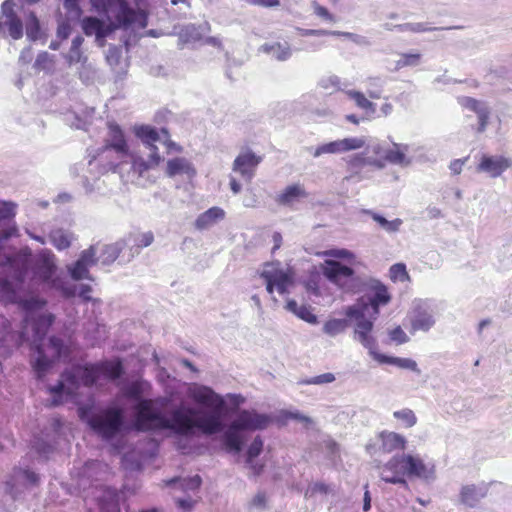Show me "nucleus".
I'll return each mask as SVG.
<instances>
[{
    "mask_svg": "<svg viewBox=\"0 0 512 512\" xmlns=\"http://www.w3.org/2000/svg\"><path fill=\"white\" fill-rule=\"evenodd\" d=\"M263 450V440L256 436L247 451V462L251 463L254 458L260 455Z\"/></svg>",
    "mask_w": 512,
    "mask_h": 512,
    "instance_id": "nucleus-47",
    "label": "nucleus"
},
{
    "mask_svg": "<svg viewBox=\"0 0 512 512\" xmlns=\"http://www.w3.org/2000/svg\"><path fill=\"white\" fill-rule=\"evenodd\" d=\"M166 174L171 178L184 174L191 179L196 175V169L186 158L176 157L167 161Z\"/></svg>",
    "mask_w": 512,
    "mask_h": 512,
    "instance_id": "nucleus-22",
    "label": "nucleus"
},
{
    "mask_svg": "<svg viewBox=\"0 0 512 512\" xmlns=\"http://www.w3.org/2000/svg\"><path fill=\"white\" fill-rule=\"evenodd\" d=\"M389 275L393 282H406L410 280L406 266L403 263L393 264L389 269Z\"/></svg>",
    "mask_w": 512,
    "mask_h": 512,
    "instance_id": "nucleus-40",
    "label": "nucleus"
},
{
    "mask_svg": "<svg viewBox=\"0 0 512 512\" xmlns=\"http://www.w3.org/2000/svg\"><path fill=\"white\" fill-rule=\"evenodd\" d=\"M70 275L74 280L92 279L89 274V266L77 260L70 269Z\"/></svg>",
    "mask_w": 512,
    "mask_h": 512,
    "instance_id": "nucleus-43",
    "label": "nucleus"
},
{
    "mask_svg": "<svg viewBox=\"0 0 512 512\" xmlns=\"http://www.w3.org/2000/svg\"><path fill=\"white\" fill-rule=\"evenodd\" d=\"M0 295L10 303H17L26 313L24 323L27 325L30 321V314L41 310L47 304L46 300L39 297H30L28 299H18L15 289L7 279H0Z\"/></svg>",
    "mask_w": 512,
    "mask_h": 512,
    "instance_id": "nucleus-8",
    "label": "nucleus"
},
{
    "mask_svg": "<svg viewBox=\"0 0 512 512\" xmlns=\"http://www.w3.org/2000/svg\"><path fill=\"white\" fill-rule=\"evenodd\" d=\"M366 307V304H364L362 307L350 306L346 311V315L357 320L355 329L357 339L362 343L363 346L372 349L375 346V340L370 335L373 328V323L364 317V310Z\"/></svg>",
    "mask_w": 512,
    "mask_h": 512,
    "instance_id": "nucleus-9",
    "label": "nucleus"
},
{
    "mask_svg": "<svg viewBox=\"0 0 512 512\" xmlns=\"http://www.w3.org/2000/svg\"><path fill=\"white\" fill-rule=\"evenodd\" d=\"M82 30L87 36L95 35L97 41H103L108 35L113 33L108 23L96 17H85L82 19Z\"/></svg>",
    "mask_w": 512,
    "mask_h": 512,
    "instance_id": "nucleus-19",
    "label": "nucleus"
},
{
    "mask_svg": "<svg viewBox=\"0 0 512 512\" xmlns=\"http://www.w3.org/2000/svg\"><path fill=\"white\" fill-rule=\"evenodd\" d=\"M349 98L355 101L356 105L364 110H373V103L369 101L365 95L359 91H348Z\"/></svg>",
    "mask_w": 512,
    "mask_h": 512,
    "instance_id": "nucleus-45",
    "label": "nucleus"
},
{
    "mask_svg": "<svg viewBox=\"0 0 512 512\" xmlns=\"http://www.w3.org/2000/svg\"><path fill=\"white\" fill-rule=\"evenodd\" d=\"M267 504V496L263 491H259L251 500L250 506L256 508H265Z\"/></svg>",
    "mask_w": 512,
    "mask_h": 512,
    "instance_id": "nucleus-64",
    "label": "nucleus"
},
{
    "mask_svg": "<svg viewBox=\"0 0 512 512\" xmlns=\"http://www.w3.org/2000/svg\"><path fill=\"white\" fill-rule=\"evenodd\" d=\"M384 160L393 164H402L405 161V154L399 149L398 145H394L392 149L385 152Z\"/></svg>",
    "mask_w": 512,
    "mask_h": 512,
    "instance_id": "nucleus-46",
    "label": "nucleus"
},
{
    "mask_svg": "<svg viewBox=\"0 0 512 512\" xmlns=\"http://www.w3.org/2000/svg\"><path fill=\"white\" fill-rule=\"evenodd\" d=\"M54 319L55 317L51 313L38 315L33 321L35 335L40 339L43 338L49 327L53 324Z\"/></svg>",
    "mask_w": 512,
    "mask_h": 512,
    "instance_id": "nucleus-35",
    "label": "nucleus"
},
{
    "mask_svg": "<svg viewBox=\"0 0 512 512\" xmlns=\"http://www.w3.org/2000/svg\"><path fill=\"white\" fill-rule=\"evenodd\" d=\"M334 380H335L334 374L328 372V373H324V374L317 375V376L313 377L312 379H310L308 381V383L319 385V384H324V383H331Z\"/></svg>",
    "mask_w": 512,
    "mask_h": 512,
    "instance_id": "nucleus-63",
    "label": "nucleus"
},
{
    "mask_svg": "<svg viewBox=\"0 0 512 512\" xmlns=\"http://www.w3.org/2000/svg\"><path fill=\"white\" fill-rule=\"evenodd\" d=\"M390 338H391V340L395 341L397 344H403L409 340L408 336L406 335V333L402 330V328L400 326H398L390 331Z\"/></svg>",
    "mask_w": 512,
    "mask_h": 512,
    "instance_id": "nucleus-61",
    "label": "nucleus"
},
{
    "mask_svg": "<svg viewBox=\"0 0 512 512\" xmlns=\"http://www.w3.org/2000/svg\"><path fill=\"white\" fill-rule=\"evenodd\" d=\"M54 65V60L51 55L47 52H42L38 54L35 60V67L39 70H51Z\"/></svg>",
    "mask_w": 512,
    "mask_h": 512,
    "instance_id": "nucleus-48",
    "label": "nucleus"
},
{
    "mask_svg": "<svg viewBox=\"0 0 512 512\" xmlns=\"http://www.w3.org/2000/svg\"><path fill=\"white\" fill-rule=\"evenodd\" d=\"M269 416L257 413L254 410H242L237 418L231 422L223 436L227 451L239 453L243 446V438L240 431L258 430L266 428L270 423Z\"/></svg>",
    "mask_w": 512,
    "mask_h": 512,
    "instance_id": "nucleus-3",
    "label": "nucleus"
},
{
    "mask_svg": "<svg viewBox=\"0 0 512 512\" xmlns=\"http://www.w3.org/2000/svg\"><path fill=\"white\" fill-rule=\"evenodd\" d=\"M49 347L53 350L52 359H49L40 345H35V350L38 353V357L32 362V368L37 374L38 378H42L48 369L52 366L55 360H59L62 357H67L70 354L69 348L64 344L63 340L52 336L49 339Z\"/></svg>",
    "mask_w": 512,
    "mask_h": 512,
    "instance_id": "nucleus-7",
    "label": "nucleus"
},
{
    "mask_svg": "<svg viewBox=\"0 0 512 512\" xmlns=\"http://www.w3.org/2000/svg\"><path fill=\"white\" fill-rule=\"evenodd\" d=\"M326 256L338 258V259H345V260H354L355 255L351 251L347 249H331L325 252Z\"/></svg>",
    "mask_w": 512,
    "mask_h": 512,
    "instance_id": "nucleus-58",
    "label": "nucleus"
},
{
    "mask_svg": "<svg viewBox=\"0 0 512 512\" xmlns=\"http://www.w3.org/2000/svg\"><path fill=\"white\" fill-rule=\"evenodd\" d=\"M225 218V211L217 206L211 207L201 213L195 220V227L198 230H204Z\"/></svg>",
    "mask_w": 512,
    "mask_h": 512,
    "instance_id": "nucleus-26",
    "label": "nucleus"
},
{
    "mask_svg": "<svg viewBox=\"0 0 512 512\" xmlns=\"http://www.w3.org/2000/svg\"><path fill=\"white\" fill-rule=\"evenodd\" d=\"M26 35L31 40H36L40 36V23L34 12H31L26 22Z\"/></svg>",
    "mask_w": 512,
    "mask_h": 512,
    "instance_id": "nucleus-41",
    "label": "nucleus"
},
{
    "mask_svg": "<svg viewBox=\"0 0 512 512\" xmlns=\"http://www.w3.org/2000/svg\"><path fill=\"white\" fill-rule=\"evenodd\" d=\"M130 239L132 240L134 246L138 249H142L151 245L154 241V235L151 231L145 233H137L130 235Z\"/></svg>",
    "mask_w": 512,
    "mask_h": 512,
    "instance_id": "nucleus-44",
    "label": "nucleus"
},
{
    "mask_svg": "<svg viewBox=\"0 0 512 512\" xmlns=\"http://www.w3.org/2000/svg\"><path fill=\"white\" fill-rule=\"evenodd\" d=\"M379 361L383 362V363L395 365L402 369H409L412 371L419 372L417 363L410 358L389 357V356L381 355L379 357Z\"/></svg>",
    "mask_w": 512,
    "mask_h": 512,
    "instance_id": "nucleus-36",
    "label": "nucleus"
},
{
    "mask_svg": "<svg viewBox=\"0 0 512 512\" xmlns=\"http://www.w3.org/2000/svg\"><path fill=\"white\" fill-rule=\"evenodd\" d=\"M372 218L379 225H381L383 228H385L387 231H390V232L398 230L399 226L402 223V221L400 219L388 221L383 216L376 214V213L372 214Z\"/></svg>",
    "mask_w": 512,
    "mask_h": 512,
    "instance_id": "nucleus-49",
    "label": "nucleus"
},
{
    "mask_svg": "<svg viewBox=\"0 0 512 512\" xmlns=\"http://www.w3.org/2000/svg\"><path fill=\"white\" fill-rule=\"evenodd\" d=\"M303 34L306 36H326V35L344 36V37L351 36V33H348V32L329 31V30H324V29H308V30H305Z\"/></svg>",
    "mask_w": 512,
    "mask_h": 512,
    "instance_id": "nucleus-54",
    "label": "nucleus"
},
{
    "mask_svg": "<svg viewBox=\"0 0 512 512\" xmlns=\"http://www.w3.org/2000/svg\"><path fill=\"white\" fill-rule=\"evenodd\" d=\"M84 42L82 36H76L71 43V47L66 55L67 62L69 65L76 64L82 61L83 55L81 46Z\"/></svg>",
    "mask_w": 512,
    "mask_h": 512,
    "instance_id": "nucleus-37",
    "label": "nucleus"
},
{
    "mask_svg": "<svg viewBox=\"0 0 512 512\" xmlns=\"http://www.w3.org/2000/svg\"><path fill=\"white\" fill-rule=\"evenodd\" d=\"M433 325V320L430 316L419 315L412 322L414 330H428Z\"/></svg>",
    "mask_w": 512,
    "mask_h": 512,
    "instance_id": "nucleus-55",
    "label": "nucleus"
},
{
    "mask_svg": "<svg viewBox=\"0 0 512 512\" xmlns=\"http://www.w3.org/2000/svg\"><path fill=\"white\" fill-rule=\"evenodd\" d=\"M313 7H314V13L317 16H319L327 21L335 22V17L328 11V9L326 7L321 6L318 3H315Z\"/></svg>",
    "mask_w": 512,
    "mask_h": 512,
    "instance_id": "nucleus-62",
    "label": "nucleus"
},
{
    "mask_svg": "<svg viewBox=\"0 0 512 512\" xmlns=\"http://www.w3.org/2000/svg\"><path fill=\"white\" fill-rule=\"evenodd\" d=\"M14 209V204L0 201V220L12 218L15 215Z\"/></svg>",
    "mask_w": 512,
    "mask_h": 512,
    "instance_id": "nucleus-60",
    "label": "nucleus"
},
{
    "mask_svg": "<svg viewBox=\"0 0 512 512\" xmlns=\"http://www.w3.org/2000/svg\"><path fill=\"white\" fill-rule=\"evenodd\" d=\"M260 276L265 280L266 290L270 294L274 292V289L280 294H285L293 283L292 275L282 269L265 270Z\"/></svg>",
    "mask_w": 512,
    "mask_h": 512,
    "instance_id": "nucleus-14",
    "label": "nucleus"
},
{
    "mask_svg": "<svg viewBox=\"0 0 512 512\" xmlns=\"http://www.w3.org/2000/svg\"><path fill=\"white\" fill-rule=\"evenodd\" d=\"M163 158L159 151H152L147 160L142 157H137L132 161V170L139 175H143L145 172L154 169L160 165Z\"/></svg>",
    "mask_w": 512,
    "mask_h": 512,
    "instance_id": "nucleus-27",
    "label": "nucleus"
},
{
    "mask_svg": "<svg viewBox=\"0 0 512 512\" xmlns=\"http://www.w3.org/2000/svg\"><path fill=\"white\" fill-rule=\"evenodd\" d=\"M13 0H5L1 5V16L5 21L0 20V33L6 26L9 31V35L14 39L18 40L23 36V23L20 17L14 10Z\"/></svg>",
    "mask_w": 512,
    "mask_h": 512,
    "instance_id": "nucleus-12",
    "label": "nucleus"
},
{
    "mask_svg": "<svg viewBox=\"0 0 512 512\" xmlns=\"http://www.w3.org/2000/svg\"><path fill=\"white\" fill-rule=\"evenodd\" d=\"M63 7L66 11V22H63L58 27V36L67 38L71 32L69 21H78L82 16V9L80 6L81 0H62Z\"/></svg>",
    "mask_w": 512,
    "mask_h": 512,
    "instance_id": "nucleus-20",
    "label": "nucleus"
},
{
    "mask_svg": "<svg viewBox=\"0 0 512 512\" xmlns=\"http://www.w3.org/2000/svg\"><path fill=\"white\" fill-rule=\"evenodd\" d=\"M29 257L30 253L19 252L12 256H7L5 260V265H9L11 268L15 269L14 278L18 282H23L25 275L27 273L29 267Z\"/></svg>",
    "mask_w": 512,
    "mask_h": 512,
    "instance_id": "nucleus-24",
    "label": "nucleus"
},
{
    "mask_svg": "<svg viewBox=\"0 0 512 512\" xmlns=\"http://www.w3.org/2000/svg\"><path fill=\"white\" fill-rule=\"evenodd\" d=\"M55 270L54 256L50 253L40 254L35 265V278L41 282L48 283L52 279Z\"/></svg>",
    "mask_w": 512,
    "mask_h": 512,
    "instance_id": "nucleus-21",
    "label": "nucleus"
},
{
    "mask_svg": "<svg viewBox=\"0 0 512 512\" xmlns=\"http://www.w3.org/2000/svg\"><path fill=\"white\" fill-rule=\"evenodd\" d=\"M134 133L135 136L140 139L151 152L159 151L155 143L160 140V133L155 127L150 125H140L135 127Z\"/></svg>",
    "mask_w": 512,
    "mask_h": 512,
    "instance_id": "nucleus-25",
    "label": "nucleus"
},
{
    "mask_svg": "<svg viewBox=\"0 0 512 512\" xmlns=\"http://www.w3.org/2000/svg\"><path fill=\"white\" fill-rule=\"evenodd\" d=\"M260 50L266 54L271 55L278 61H285L291 56V48L288 43H265L261 46Z\"/></svg>",
    "mask_w": 512,
    "mask_h": 512,
    "instance_id": "nucleus-30",
    "label": "nucleus"
},
{
    "mask_svg": "<svg viewBox=\"0 0 512 512\" xmlns=\"http://www.w3.org/2000/svg\"><path fill=\"white\" fill-rule=\"evenodd\" d=\"M367 164L370 162L363 154H354L347 161L348 167L352 170L362 169Z\"/></svg>",
    "mask_w": 512,
    "mask_h": 512,
    "instance_id": "nucleus-53",
    "label": "nucleus"
},
{
    "mask_svg": "<svg viewBox=\"0 0 512 512\" xmlns=\"http://www.w3.org/2000/svg\"><path fill=\"white\" fill-rule=\"evenodd\" d=\"M467 109L475 112L477 115H479L482 111H484L485 109H487V107H485L483 105V103L475 98H472V97H466L464 99V104H463Z\"/></svg>",
    "mask_w": 512,
    "mask_h": 512,
    "instance_id": "nucleus-59",
    "label": "nucleus"
},
{
    "mask_svg": "<svg viewBox=\"0 0 512 512\" xmlns=\"http://www.w3.org/2000/svg\"><path fill=\"white\" fill-rule=\"evenodd\" d=\"M306 196L307 193L301 185L293 184L287 186L283 192L277 196L276 201L280 205H289L293 201Z\"/></svg>",
    "mask_w": 512,
    "mask_h": 512,
    "instance_id": "nucleus-33",
    "label": "nucleus"
},
{
    "mask_svg": "<svg viewBox=\"0 0 512 512\" xmlns=\"http://www.w3.org/2000/svg\"><path fill=\"white\" fill-rule=\"evenodd\" d=\"M486 496V490L475 485H465L460 492L461 502L469 507H475Z\"/></svg>",
    "mask_w": 512,
    "mask_h": 512,
    "instance_id": "nucleus-29",
    "label": "nucleus"
},
{
    "mask_svg": "<svg viewBox=\"0 0 512 512\" xmlns=\"http://www.w3.org/2000/svg\"><path fill=\"white\" fill-rule=\"evenodd\" d=\"M365 143L363 138L350 137L339 139L317 146L313 156L319 157L323 154H337L357 150L364 147Z\"/></svg>",
    "mask_w": 512,
    "mask_h": 512,
    "instance_id": "nucleus-11",
    "label": "nucleus"
},
{
    "mask_svg": "<svg viewBox=\"0 0 512 512\" xmlns=\"http://www.w3.org/2000/svg\"><path fill=\"white\" fill-rule=\"evenodd\" d=\"M406 476L427 479L434 474V465L423 461L419 456L405 454Z\"/></svg>",
    "mask_w": 512,
    "mask_h": 512,
    "instance_id": "nucleus-18",
    "label": "nucleus"
},
{
    "mask_svg": "<svg viewBox=\"0 0 512 512\" xmlns=\"http://www.w3.org/2000/svg\"><path fill=\"white\" fill-rule=\"evenodd\" d=\"M189 396L197 404L211 408L212 411L206 413L192 407H179L167 419L153 408L151 400L144 399L135 406L134 428L141 432L170 429L184 436L192 434L194 428L206 435L220 432L223 428L221 411L224 400L207 386L190 388Z\"/></svg>",
    "mask_w": 512,
    "mask_h": 512,
    "instance_id": "nucleus-1",
    "label": "nucleus"
},
{
    "mask_svg": "<svg viewBox=\"0 0 512 512\" xmlns=\"http://www.w3.org/2000/svg\"><path fill=\"white\" fill-rule=\"evenodd\" d=\"M114 150L122 156H126L129 153V146L126 141L125 135L121 127L116 123H109L108 125V138L105 140V144L101 151Z\"/></svg>",
    "mask_w": 512,
    "mask_h": 512,
    "instance_id": "nucleus-16",
    "label": "nucleus"
},
{
    "mask_svg": "<svg viewBox=\"0 0 512 512\" xmlns=\"http://www.w3.org/2000/svg\"><path fill=\"white\" fill-rule=\"evenodd\" d=\"M107 18L113 32L145 29L148 25V12L131 7L126 0H116Z\"/></svg>",
    "mask_w": 512,
    "mask_h": 512,
    "instance_id": "nucleus-5",
    "label": "nucleus"
},
{
    "mask_svg": "<svg viewBox=\"0 0 512 512\" xmlns=\"http://www.w3.org/2000/svg\"><path fill=\"white\" fill-rule=\"evenodd\" d=\"M347 328V321L344 319H331L324 324V332L330 336H335Z\"/></svg>",
    "mask_w": 512,
    "mask_h": 512,
    "instance_id": "nucleus-42",
    "label": "nucleus"
},
{
    "mask_svg": "<svg viewBox=\"0 0 512 512\" xmlns=\"http://www.w3.org/2000/svg\"><path fill=\"white\" fill-rule=\"evenodd\" d=\"M405 454L393 456L382 468L380 477L386 483L401 484L408 487L405 479L406 463Z\"/></svg>",
    "mask_w": 512,
    "mask_h": 512,
    "instance_id": "nucleus-10",
    "label": "nucleus"
},
{
    "mask_svg": "<svg viewBox=\"0 0 512 512\" xmlns=\"http://www.w3.org/2000/svg\"><path fill=\"white\" fill-rule=\"evenodd\" d=\"M125 247L124 241H118L116 243L103 245L101 248L98 247L99 257L98 259L104 265L113 263Z\"/></svg>",
    "mask_w": 512,
    "mask_h": 512,
    "instance_id": "nucleus-31",
    "label": "nucleus"
},
{
    "mask_svg": "<svg viewBox=\"0 0 512 512\" xmlns=\"http://www.w3.org/2000/svg\"><path fill=\"white\" fill-rule=\"evenodd\" d=\"M88 407H79L78 415L81 420L87 421L90 428L102 439L110 440L122 429L124 418L120 408H107L99 414L88 417Z\"/></svg>",
    "mask_w": 512,
    "mask_h": 512,
    "instance_id": "nucleus-4",
    "label": "nucleus"
},
{
    "mask_svg": "<svg viewBox=\"0 0 512 512\" xmlns=\"http://www.w3.org/2000/svg\"><path fill=\"white\" fill-rule=\"evenodd\" d=\"M100 512H120L119 495L116 490L105 488L98 499Z\"/></svg>",
    "mask_w": 512,
    "mask_h": 512,
    "instance_id": "nucleus-28",
    "label": "nucleus"
},
{
    "mask_svg": "<svg viewBox=\"0 0 512 512\" xmlns=\"http://www.w3.org/2000/svg\"><path fill=\"white\" fill-rule=\"evenodd\" d=\"M322 274L343 292L356 293L358 291V279L355 277L354 270L339 261L325 260L322 265Z\"/></svg>",
    "mask_w": 512,
    "mask_h": 512,
    "instance_id": "nucleus-6",
    "label": "nucleus"
},
{
    "mask_svg": "<svg viewBox=\"0 0 512 512\" xmlns=\"http://www.w3.org/2000/svg\"><path fill=\"white\" fill-rule=\"evenodd\" d=\"M116 0H90L92 7L98 12L109 15Z\"/></svg>",
    "mask_w": 512,
    "mask_h": 512,
    "instance_id": "nucleus-52",
    "label": "nucleus"
},
{
    "mask_svg": "<svg viewBox=\"0 0 512 512\" xmlns=\"http://www.w3.org/2000/svg\"><path fill=\"white\" fill-rule=\"evenodd\" d=\"M512 166V161L504 156L483 155L477 164L478 172L488 173L491 177H499Z\"/></svg>",
    "mask_w": 512,
    "mask_h": 512,
    "instance_id": "nucleus-15",
    "label": "nucleus"
},
{
    "mask_svg": "<svg viewBox=\"0 0 512 512\" xmlns=\"http://www.w3.org/2000/svg\"><path fill=\"white\" fill-rule=\"evenodd\" d=\"M422 55L418 52L403 53L400 58L395 62V69L400 70L405 67H413L419 65Z\"/></svg>",
    "mask_w": 512,
    "mask_h": 512,
    "instance_id": "nucleus-38",
    "label": "nucleus"
},
{
    "mask_svg": "<svg viewBox=\"0 0 512 512\" xmlns=\"http://www.w3.org/2000/svg\"><path fill=\"white\" fill-rule=\"evenodd\" d=\"M262 162V156L256 155L250 149L241 152L233 162V171L239 173L242 178L250 182L255 176L258 165Z\"/></svg>",
    "mask_w": 512,
    "mask_h": 512,
    "instance_id": "nucleus-13",
    "label": "nucleus"
},
{
    "mask_svg": "<svg viewBox=\"0 0 512 512\" xmlns=\"http://www.w3.org/2000/svg\"><path fill=\"white\" fill-rule=\"evenodd\" d=\"M285 308L295 314L300 319L315 324L317 322V317L315 314L312 313L310 307L306 305H298L295 300H288L286 303Z\"/></svg>",
    "mask_w": 512,
    "mask_h": 512,
    "instance_id": "nucleus-34",
    "label": "nucleus"
},
{
    "mask_svg": "<svg viewBox=\"0 0 512 512\" xmlns=\"http://www.w3.org/2000/svg\"><path fill=\"white\" fill-rule=\"evenodd\" d=\"M51 239L53 245L59 250L66 249L70 246L69 237L61 231L54 232L51 235Z\"/></svg>",
    "mask_w": 512,
    "mask_h": 512,
    "instance_id": "nucleus-51",
    "label": "nucleus"
},
{
    "mask_svg": "<svg viewBox=\"0 0 512 512\" xmlns=\"http://www.w3.org/2000/svg\"><path fill=\"white\" fill-rule=\"evenodd\" d=\"M368 290L371 292L369 297V304L375 314L379 313V307L385 306L391 301V295L386 285L381 281L372 279L368 284Z\"/></svg>",
    "mask_w": 512,
    "mask_h": 512,
    "instance_id": "nucleus-17",
    "label": "nucleus"
},
{
    "mask_svg": "<svg viewBox=\"0 0 512 512\" xmlns=\"http://www.w3.org/2000/svg\"><path fill=\"white\" fill-rule=\"evenodd\" d=\"M99 376L96 368V363H86L73 365L69 370H66L61 375V380L55 386L48 388L50 394L53 396L52 406H58L63 403V393L67 385V394H73L81 385L91 388L98 381Z\"/></svg>",
    "mask_w": 512,
    "mask_h": 512,
    "instance_id": "nucleus-2",
    "label": "nucleus"
},
{
    "mask_svg": "<svg viewBox=\"0 0 512 512\" xmlns=\"http://www.w3.org/2000/svg\"><path fill=\"white\" fill-rule=\"evenodd\" d=\"M14 475L16 477L25 478V480L32 485H36L39 481L38 475L35 472L30 471L28 469L15 468Z\"/></svg>",
    "mask_w": 512,
    "mask_h": 512,
    "instance_id": "nucleus-56",
    "label": "nucleus"
},
{
    "mask_svg": "<svg viewBox=\"0 0 512 512\" xmlns=\"http://www.w3.org/2000/svg\"><path fill=\"white\" fill-rule=\"evenodd\" d=\"M402 30L411 31L414 33H422V32H429V31H435L440 30L441 28L436 27H428L423 23H407L401 26Z\"/></svg>",
    "mask_w": 512,
    "mask_h": 512,
    "instance_id": "nucleus-57",
    "label": "nucleus"
},
{
    "mask_svg": "<svg viewBox=\"0 0 512 512\" xmlns=\"http://www.w3.org/2000/svg\"><path fill=\"white\" fill-rule=\"evenodd\" d=\"M98 252V244L90 246L88 249L82 251L78 260L84 262L89 267L96 264V253Z\"/></svg>",
    "mask_w": 512,
    "mask_h": 512,
    "instance_id": "nucleus-50",
    "label": "nucleus"
},
{
    "mask_svg": "<svg viewBox=\"0 0 512 512\" xmlns=\"http://www.w3.org/2000/svg\"><path fill=\"white\" fill-rule=\"evenodd\" d=\"M96 368L99 378L103 376L110 381L119 379L124 373L123 364L120 359L96 362Z\"/></svg>",
    "mask_w": 512,
    "mask_h": 512,
    "instance_id": "nucleus-23",
    "label": "nucleus"
},
{
    "mask_svg": "<svg viewBox=\"0 0 512 512\" xmlns=\"http://www.w3.org/2000/svg\"><path fill=\"white\" fill-rule=\"evenodd\" d=\"M382 440V449L385 452H392L395 450H404L406 440L403 436L395 432H382L380 434Z\"/></svg>",
    "mask_w": 512,
    "mask_h": 512,
    "instance_id": "nucleus-32",
    "label": "nucleus"
},
{
    "mask_svg": "<svg viewBox=\"0 0 512 512\" xmlns=\"http://www.w3.org/2000/svg\"><path fill=\"white\" fill-rule=\"evenodd\" d=\"M393 416L400 421L405 428L413 427L417 422L415 413L409 408L395 411Z\"/></svg>",
    "mask_w": 512,
    "mask_h": 512,
    "instance_id": "nucleus-39",
    "label": "nucleus"
}]
</instances>
